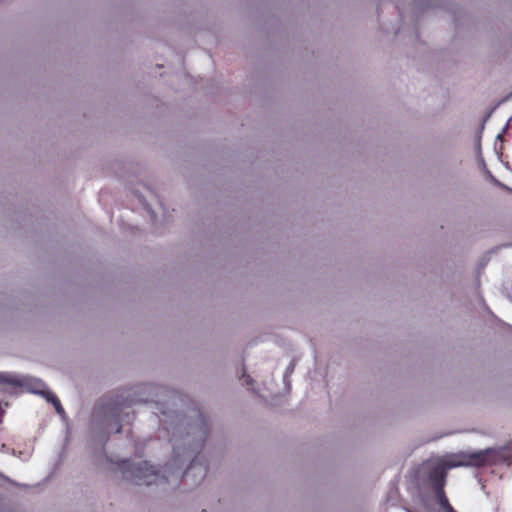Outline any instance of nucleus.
<instances>
[{"mask_svg":"<svg viewBox=\"0 0 512 512\" xmlns=\"http://www.w3.org/2000/svg\"><path fill=\"white\" fill-rule=\"evenodd\" d=\"M440 512H456L455 509L452 507V505L448 506L447 508L442 509Z\"/></svg>","mask_w":512,"mask_h":512,"instance_id":"nucleus-8","label":"nucleus"},{"mask_svg":"<svg viewBox=\"0 0 512 512\" xmlns=\"http://www.w3.org/2000/svg\"><path fill=\"white\" fill-rule=\"evenodd\" d=\"M46 400L50 403L53 404L56 412L59 414V415H63L64 414V409L60 403V400L58 399V397L53 394L52 392H47V395H46Z\"/></svg>","mask_w":512,"mask_h":512,"instance_id":"nucleus-5","label":"nucleus"},{"mask_svg":"<svg viewBox=\"0 0 512 512\" xmlns=\"http://www.w3.org/2000/svg\"><path fill=\"white\" fill-rule=\"evenodd\" d=\"M0 383L23 387L27 391L41 395L44 398L46 397L47 392H49L46 389L45 383L41 379L30 376H17L9 373H0Z\"/></svg>","mask_w":512,"mask_h":512,"instance_id":"nucleus-3","label":"nucleus"},{"mask_svg":"<svg viewBox=\"0 0 512 512\" xmlns=\"http://www.w3.org/2000/svg\"><path fill=\"white\" fill-rule=\"evenodd\" d=\"M511 99V95L507 94L500 102L499 104L505 103Z\"/></svg>","mask_w":512,"mask_h":512,"instance_id":"nucleus-9","label":"nucleus"},{"mask_svg":"<svg viewBox=\"0 0 512 512\" xmlns=\"http://www.w3.org/2000/svg\"><path fill=\"white\" fill-rule=\"evenodd\" d=\"M434 495H435V500H436L437 504L439 505L440 511L451 505L444 490L438 489V491L434 492Z\"/></svg>","mask_w":512,"mask_h":512,"instance_id":"nucleus-4","label":"nucleus"},{"mask_svg":"<svg viewBox=\"0 0 512 512\" xmlns=\"http://www.w3.org/2000/svg\"><path fill=\"white\" fill-rule=\"evenodd\" d=\"M497 139H502V134H498Z\"/></svg>","mask_w":512,"mask_h":512,"instance_id":"nucleus-11","label":"nucleus"},{"mask_svg":"<svg viewBox=\"0 0 512 512\" xmlns=\"http://www.w3.org/2000/svg\"><path fill=\"white\" fill-rule=\"evenodd\" d=\"M294 371V363L290 362L289 365L286 368L285 377L289 374H292Z\"/></svg>","mask_w":512,"mask_h":512,"instance_id":"nucleus-7","label":"nucleus"},{"mask_svg":"<svg viewBox=\"0 0 512 512\" xmlns=\"http://www.w3.org/2000/svg\"><path fill=\"white\" fill-rule=\"evenodd\" d=\"M242 379H243V384H245L247 386H250L251 383L253 382L252 378H250L249 375H243Z\"/></svg>","mask_w":512,"mask_h":512,"instance_id":"nucleus-6","label":"nucleus"},{"mask_svg":"<svg viewBox=\"0 0 512 512\" xmlns=\"http://www.w3.org/2000/svg\"><path fill=\"white\" fill-rule=\"evenodd\" d=\"M508 449V446L490 447L483 450L461 453L459 455L460 461H455L454 456L441 460L430 467L428 482L433 492L438 491V489L444 490L448 469L459 466L482 467L489 465L508 457Z\"/></svg>","mask_w":512,"mask_h":512,"instance_id":"nucleus-2","label":"nucleus"},{"mask_svg":"<svg viewBox=\"0 0 512 512\" xmlns=\"http://www.w3.org/2000/svg\"><path fill=\"white\" fill-rule=\"evenodd\" d=\"M507 129H508V123H506V125H505V127H504L503 131H506Z\"/></svg>","mask_w":512,"mask_h":512,"instance_id":"nucleus-10","label":"nucleus"},{"mask_svg":"<svg viewBox=\"0 0 512 512\" xmlns=\"http://www.w3.org/2000/svg\"><path fill=\"white\" fill-rule=\"evenodd\" d=\"M509 94L511 95V98H512V91Z\"/></svg>","mask_w":512,"mask_h":512,"instance_id":"nucleus-12","label":"nucleus"},{"mask_svg":"<svg viewBox=\"0 0 512 512\" xmlns=\"http://www.w3.org/2000/svg\"><path fill=\"white\" fill-rule=\"evenodd\" d=\"M143 389L151 392L155 391L154 395L156 397L160 394H167L168 396V401L162 402L154 399H151V401L160 406L158 408L161 414L159 421L163 428L171 433L172 457L165 464L162 474L150 466L147 461L137 463L122 461L118 463V470L122 473L124 479L135 485H170L175 488L180 484L181 477L187 479L191 474L194 477V484L201 483L206 476L207 468L201 463L195 462L194 458L200 453L208 435L204 415L197 409L192 410L189 416H183L175 410L168 409V406L174 404L179 396L178 392L174 390L151 384L145 385ZM149 401L148 398L137 397L130 399L128 405L118 399L110 404L107 408L108 418L109 420L113 419L117 424L116 433L121 432L120 418L128 406L130 407L137 402ZM125 414L128 415L126 412Z\"/></svg>","mask_w":512,"mask_h":512,"instance_id":"nucleus-1","label":"nucleus"}]
</instances>
